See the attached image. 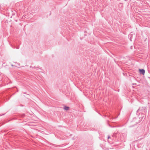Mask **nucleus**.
Masks as SVG:
<instances>
[{
	"instance_id": "f257e3e1",
	"label": "nucleus",
	"mask_w": 150,
	"mask_h": 150,
	"mask_svg": "<svg viewBox=\"0 0 150 150\" xmlns=\"http://www.w3.org/2000/svg\"><path fill=\"white\" fill-rule=\"evenodd\" d=\"M139 71L140 73L141 74H142L143 75H144L145 74V71L144 69H139Z\"/></svg>"
},
{
	"instance_id": "f03ea898",
	"label": "nucleus",
	"mask_w": 150,
	"mask_h": 150,
	"mask_svg": "<svg viewBox=\"0 0 150 150\" xmlns=\"http://www.w3.org/2000/svg\"><path fill=\"white\" fill-rule=\"evenodd\" d=\"M69 107L67 106H65L64 108V109L65 110H69Z\"/></svg>"
},
{
	"instance_id": "7ed1b4c3",
	"label": "nucleus",
	"mask_w": 150,
	"mask_h": 150,
	"mask_svg": "<svg viewBox=\"0 0 150 150\" xmlns=\"http://www.w3.org/2000/svg\"><path fill=\"white\" fill-rule=\"evenodd\" d=\"M110 138V137H108V139H109Z\"/></svg>"
},
{
	"instance_id": "20e7f679",
	"label": "nucleus",
	"mask_w": 150,
	"mask_h": 150,
	"mask_svg": "<svg viewBox=\"0 0 150 150\" xmlns=\"http://www.w3.org/2000/svg\"><path fill=\"white\" fill-rule=\"evenodd\" d=\"M16 48L17 49H18L19 48V47H17Z\"/></svg>"
}]
</instances>
